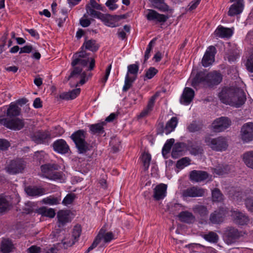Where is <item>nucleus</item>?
Here are the masks:
<instances>
[{
	"label": "nucleus",
	"instance_id": "774afa93",
	"mask_svg": "<svg viewBox=\"0 0 253 253\" xmlns=\"http://www.w3.org/2000/svg\"><path fill=\"white\" fill-rule=\"evenodd\" d=\"M41 248L36 246H32L27 249V253H40Z\"/></svg>",
	"mask_w": 253,
	"mask_h": 253
},
{
	"label": "nucleus",
	"instance_id": "c9c22d12",
	"mask_svg": "<svg viewBox=\"0 0 253 253\" xmlns=\"http://www.w3.org/2000/svg\"><path fill=\"white\" fill-rule=\"evenodd\" d=\"M185 144L182 142H178L175 143L173 148L171 152V156L172 158L176 159L180 155L181 152L184 150Z\"/></svg>",
	"mask_w": 253,
	"mask_h": 253
},
{
	"label": "nucleus",
	"instance_id": "338daca9",
	"mask_svg": "<svg viewBox=\"0 0 253 253\" xmlns=\"http://www.w3.org/2000/svg\"><path fill=\"white\" fill-rule=\"evenodd\" d=\"M9 143L4 139H0V150H5L9 146Z\"/></svg>",
	"mask_w": 253,
	"mask_h": 253
},
{
	"label": "nucleus",
	"instance_id": "393cba45",
	"mask_svg": "<svg viewBox=\"0 0 253 253\" xmlns=\"http://www.w3.org/2000/svg\"><path fill=\"white\" fill-rule=\"evenodd\" d=\"M244 8V0H238L237 2L232 4L228 11V15L234 16L241 13Z\"/></svg>",
	"mask_w": 253,
	"mask_h": 253
},
{
	"label": "nucleus",
	"instance_id": "0e129e2a",
	"mask_svg": "<svg viewBox=\"0 0 253 253\" xmlns=\"http://www.w3.org/2000/svg\"><path fill=\"white\" fill-rule=\"evenodd\" d=\"M246 67L249 71L253 73V53L248 59Z\"/></svg>",
	"mask_w": 253,
	"mask_h": 253
},
{
	"label": "nucleus",
	"instance_id": "aec40b11",
	"mask_svg": "<svg viewBox=\"0 0 253 253\" xmlns=\"http://www.w3.org/2000/svg\"><path fill=\"white\" fill-rule=\"evenodd\" d=\"M55 151L60 154H66L69 150V147L63 139H58L55 141L52 144Z\"/></svg>",
	"mask_w": 253,
	"mask_h": 253
},
{
	"label": "nucleus",
	"instance_id": "b1692460",
	"mask_svg": "<svg viewBox=\"0 0 253 253\" xmlns=\"http://www.w3.org/2000/svg\"><path fill=\"white\" fill-rule=\"evenodd\" d=\"M232 35V31L227 28L219 26L214 32V35L216 38H228Z\"/></svg>",
	"mask_w": 253,
	"mask_h": 253
},
{
	"label": "nucleus",
	"instance_id": "9b49d317",
	"mask_svg": "<svg viewBox=\"0 0 253 253\" xmlns=\"http://www.w3.org/2000/svg\"><path fill=\"white\" fill-rule=\"evenodd\" d=\"M231 124V121L227 117H222L216 119L212 124L214 131L221 132L228 128Z\"/></svg>",
	"mask_w": 253,
	"mask_h": 253
},
{
	"label": "nucleus",
	"instance_id": "72a5a7b5",
	"mask_svg": "<svg viewBox=\"0 0 253 253\" xmlns=\"http://www.w3.org/2000/svg\"><path fill=\"white\" fill-rule=\"evenodd\" d=\"M243 161L246 166L253 169V151H248L242 155Z\"/></svg>",
	"mask_w": 253,
	"mask_h": 253
},
{
	"label": "nucleus",
	"instance_id": "bf43d9fd",
	"mask_svg": "<svg viewBox=\"0 0 253 253\" xmlns=\"http://www.w3.org/2000/svg\"><path fill=\"white\" fill-rule=\"evenodd\" d=\"M158 72V70L154 67H150L145 74V77L148 79H152Z\"/></svg>",
	"mask_w": 253,
	"mask_h": 253
},
{
	"label": "nucleus",
	"instance_id": "5fc2aeb1",
	"mask_svg": "<svg viewBox=\"0 0 253 253\" xmlns=\"http://www.w3.org/2000/svg\"><path fill=\"white\" fill-rule=\"evenodd\" d=\"M156 39L155 38V39H153L149 43V44L148 45V47L145 51V55H144V62L145 63L147 60V59L149 58L150 57V52L152 50V49L153 47V46L154 45V44H155V42H156Z\"/></svg>",
	"mask_w": 253,
	"mask_h": 253
},
{
	"label": "nucleus",
	"instance_id": "7c9ffc66",
	"mask_svg": "<svg viewBox=\"0 0 253 253\" xmlns=\"http://www.w3.org/2000/svg\"><path fill=\"white\" fill-rule=\"evenodd\" d=\"M26 193L30 196H39L45 194L43 188L34 186H29L25 189Z\"/></svg>",
	"mask_w": 253,
	"mask_h": 253
},
{
	"label": "nucleus",
	"instance_id": "f3484780",
	"mask_svg": "<svg viewBox=\"0 0 253 253\" xmlns=\"http://www.w3.org/2000/svg\"><path fill=\"white\" fill-rule=\"evenodd\" d=\"M167 185L165 184H160L154 189L153 197L156 201L163 199L166 196Z\"/></svg>",
	"mask_w": 253,
	"mask_h": 253
},
{
	"label": "nucleus",
	"instance_id": "79ce46f5",
	"mask_svg": "<svg viewBox=\"0 0 253 253\" xmlns=\"http://www.w3.org/2000/svg\"><path fill=\"white\" fill-rule=\"evenodd\" d=\"M230 168L228 166L219 165L214 169V173L218 175H224L229 172Z\"/></svg>",
	"mask_w": 253,
	"mask_h": 253
},
{
	"label": "nucleus",
	"instance_id": "c03bdc74",
	"mask_svg": "<svg viewBox=\"0 0 253 253\" xmlns=\"http://www.w3.org/2000/svg\"><path fill=\"white\" fill-rule=\"evenodd\" d=\"M212 199L213 202H221L223 200V195L218 188H214L212 190Z\"/></svg>",
	"mask_w": 253,
	"mask_h": 253
},
{
	"label": "nucleus",
	"instance_id": "6ab92c4d",
	"mask_svg": "<svg viewBox=\"0 0 253 253\" xmlns=\"http://www.w3.org/2000/svg\"><path fill=\"white\" fill-rule=\"evenodd\" d=\"M31 138L37 144H41L46 139L50 138V133L48 131H38L34 133Z\"/></svg>",
	"mask_w": 253,
	"mask_h": 253
},
{
	"label": "nucleus",
	"instance_id": "a19ab883",
	"mask_svg": "<svg viewBox=\"0 0 253 253\" xmlns=\"http://www.w3.org/2000/svg\"><path fill=\"white\" fill-rule=\"evenodd\" d=\"M203 127V124L201 122L193 121L187 127L189 132H194L200 130Z\"/></svg>",
	"mask_w": 253,
	"mask_h": 253
},
{
	"label": "nucleus",
	"instance_id": "f704fd0d",
	"mask_svg": "<svg viewBox=\"0 0 253 253\" xmlns=\"http://www.w3.org/2000/svg\"><path fill=\"white\" fill-rule=\"evenodd\" d=\"M21 109L15 103H11L9 106L6 112L7 116L15 117L20 114Z\"/></svg>",
	"mask_w": 253,
	"mask_h": 253
},
{
	"label": "nucleus",
	"instance_id": "5701e85b",
	"mask_svg": "<svg viewBox=\"0 0 253 253\" xmlns=\"http://www.w3.org/2000/svg\"><path fill=\"white\" fill-rule=\"evenodd\" d=\"M194 96V90L190 87H185L182 94L180 102L184 104H189Z\"/></svg>",
	"mask_w": 253,
	"mask_h": 253
},
{
	"label": "nucleus",
	"instance_id": "f257e3e1",
	"mask_svg": "<svg viewBox=\"0 0 253 253\" xmlns=\"http://www.w3.org/2000/svg\"><path fill=\"white\" fill-rule=\"evenodd\" d=\"M89 55L85 50H81L74 54L71 62L73 69L68 77L67 81L73 78L77 74L81 73L83 71V67L87 66L88 62L89 65L88 70L91 71L94 69L95 62L94 58L89 57Z\"/></svg>",
	"mask_w": 253,
	"mask_h": 253
},
{
	"label": "nucleus",
	"instance_id": "f8f14e48",
	"mask_svg": "<svg viewBox=\"0 0 253 253\" xmlns=\"http://www.w3.org/2000/svg\"><path fill=\"white\" fill-rule=\"evenodd\" d=\"M227 212V208L220 207L211 214L210 221L212 224H219L223 221Z\"/></svg>",
	"mask_w": 253,
	"mask_h": 253
},
{
	"label": "nucleus",
	"instance_id": "c85d7f7f",
	"mask_svg": "<svg viewBox=\"0 0 253 253\" xmlns=\"http://www.w3.org/2000/svg\"><path fill=\"white\" fill-rule=\"evenodd\" d=\"M178 217L179 220L187 223H192L195 220V217L193 213L188 211H183L180 212Z\"/></svg>",
	"mask_w": 253,
	"mask_h": 253
},
{
	"label": "nucleus",
	"instance_id": "2eb2a0df",
	"mask_svg": "<svg viewBox=\"0 0 253 253\" xmlns=\"http://www.w3.org/2000/svg\"><path fill=\"white\" fill-rule=\"evenodd\" d=\"M216 48L213 46H210L206 51L202 60V63L204 67H208L214 61V54Z\"/></svg>",
	"mask_w": 253,
	"mask_h": 253
},
{
	"label": "nucleus",
	"instance_id": "a18cd8bd",
	"mask_svg": "<svg viewBox=\"0 0 253 253\" xmlns=\"http://www.w3.org/2000/svg\"><path fill=\"white\" fill-rule=\"evenodd\" d=\"M61 199L57 197H54L50 196L42 199V202L43 204L49 205H57L59 203Z\"/></svg>",
	"mask_w": 253,
	"mask_h": 253
},
{
	"label": "nucleus",
	"instance_id": "e433bc0d",
	"mask_svg": "<svg viewBox=\"0 0 253 253\" xmlns=\"http://www.w3.org/2000/svg\"><path fill=\"white\" fill-rule=\"evenodd\" d=\"M97 235H100V241H101L102 239H103L105 243H109L114 238V235L112 232H106L105 230L102 228L100 230Z\"/></svg>",
	"mask_w": 253,
	"mask_h": 253
},
{
	"label": "nucleus",
	"instance_id": "6e6552de",
	"mask_svg": "<svg viewBox=\"0 0 253 253\" xmlns=\"http://www.w3.org/2000/svg\"><path fill=\"white\" fill-rule=\"evenodd\" d=\"M229 105L239 107L244 104L246 97L244 92L239 88H233V94L232 95Z\"/></svg>",
	"mask_w": 253,
	"mask_h": 253
},
{
	"label": "nucleus",
	"instance_id": "de8ad7c7",
	"mask_svg": "<svg viewBox=\"0 0 253 253\" xmlns=\"http://www.w3.org/2000/svg\"><path fill=\"white\" fill-rule=\"evenodd\" d=\"M40 213L43 216L53 218L55 215V211L54 209L43 207L40 209Z\"/></svg>",
	"mask_w": 253,
	"mask_h": 253
},
{
	"label": "nucleus",
	"instance_id": "cd10ccee",
	"mask_svg": "<svg viewBox=\"0 0 253 253\" xmlns=\"http://www.w3.org/2000/svg\"><path fill=\"white\" fill-rule=\"evenodd\" d=\"M99 48V45L96 43L95 40H85L82 46L81 50L85 49L89 50L92 52H96Z\"/></svg>",
	"mask_w": 253,
	"mask_h": 253
},
{
	"label": "nucleus",
	"instance_id": "ddd939ff",
	"mask_svg": "<svg viewBox=\"0 0 253 253\" xmlns=\"http://www.w3.org/2000/svg\"><path fill=\"white\" fill-rule=\"evenodd\" d=\"M205 193L204 189L197 186H192L182 190L181 196L183 198L202 197Z\"/></svg>",
	"mask_w": 253,
	"mask_h": 253
},
{
	"label": "nucleus",
	"instance_id": "603ef678",
	"mask_svg": "<svg viewBox=\"0 0 253 253\" xmlns=\"http://www.w3.org/2000/svg\"><path fill=\"white\" fill-rule=\"evenodd\" d=\"M188 150L191 154L195 156L201 155L203 153V149L200 146L192 145Z\"/></svg>",
	"mask_w": 253,
	"mask_h": 253
},
{
	"label": "nucleus",
	"instance_id": "2f4dec72",
	"mask_svg": "<svg viewBox=\"0 0 253 253\" xmlns=\"http://www.w3.org/2000/svg\"><path fill=\"white\" fill-rule=\"evenodd\" d=\"M106 125L105 122L91 125L89 126V130L92 134H101L104 132L103 126Z\"/></svg>",
	"mask_w": 253,
	"mask_h": 253
},
{
	"label": "nucleus",
	"instance_id": "ea45409f",
	"mask_svg": "<svg viewBox=\"0 0 253 253\" xmlns=\"http://www.w3.org/2000/svg\"><path fill=\"white\" fill-rule=\"evenodd\" d=\"M192 210L195 213L198 214L201 216H205L208 213V211L207 207L204 205H195L192 208Z\"/></svg>",
	"mask_w": 253,
	"mask_h": 253
},
{
	"label": "nucleus",
	"instance_id": "58836bf2",
	"mask_svg": "<svg viewBox=\"0 0 253 253\" xmlns=\"http://www.w3.org/2000/svg\"><path fill=\"white\" fill-rule=\"evenodd\" d=\"M177 119L173 117L169 122H167L165 126L166 134H169L174 130L177 124Z\"/></svg>",
	"mask_w": 253,
	"mask_h": 253
},
{
	"label": "nucleus",
	"instance_id": "052dcab7",
	"mask_svg": "<svg viewBox=\"0 0 253 253\" xmlns=\"http://www.w3.org/2000/svg\"><path fill=\"white\" fill-rule=\"evenodd\" d=\"M81 227L79 225H76L73 230L72 235L75 240H77L81 234Z\"/></svg>",
	"mask_w": 253,
	"mask_h": 253
},
{
	"label": "nucleus",
	"instance_id": "37998d69",
	"mask_svg": "<svg viewBox=\"0 0 253 253\" xmlns=\"http://www.w3.org/2000/svg\"><path fill=\"white\" fill-rule=\"evenodd\" d=\"M85 9L87 14L90 16L94 18H98L100 20L101 19V17H102L103 13L95 10L94 8H92L89 4L86 5Z\"/></svg>",
	"mask_w": 253,
	"mask_h": 253
},
{
	"label": "nucleus",
	"instance_id": "49530a36",
	"mask_svg": "<svg viewBox=\"0 0 253 253\" xmlns=\"http://www.w3.org/2000/svg\"><path fill=\"white\" fill-rule=\"evenodd\" d=\"M136 78H131L126 74L125 78V84L123 88V91H127L131 86L132 83L134 81Z\"/></svg>",
	"mask_w": 253,
	"mask_h": 253
},
{
	"label": "nucleus",
	"instance_id": "c756f323",
	"mask_svg": "<svg viewBox=\"0 0 253 253\" xmlns=\"http://www.w3.org/2000/svg\"><path fill=\"white\" fill-rule=\"evenodd\" d=\"M153 6L162 12L169 10V6L165 3V0H149Z\"/></svg>",
	"mask_w": 253,
	"mask_h": 253
},
{
	"label": "nucleus",
	"instance_id": "7ed1b4c3",
	"mask_svg": "<svg viewBox=\"0 0 253 253\" xmlns=\"http://www.w3.org/2000/svg\"><path fill=\"white\" fill-rule=\"evenodd\" d=\"M247 235L245 231L240 230L235 227L228 226L224 230L223 238L228 245L237 242L241 237Z\"/></svg>",
	"mask_w": 253,
	"mask_h": 253
},
{
	"label": "nucleus",
	"instance_id": "dca6fc26",
	"mask_svg": "<svg viewBox=\"0 0 253 253\" xmlns=\"http://www.w3.org/2000/svg\"><path fill=\"white\" fill-rule=\"evenodd\" d=\"M147 19L149 21H155L158 22H165L169 16L166 15L160 14L155 10L149 9L148 13L146 15Z\"/></svg>",
	"mask_w": 253,
	"mask_h": 253
},
{
	"label": "nucleus",
	"instance_id": "3c124183",
	"mask_svg": "<svg viewBox=\"0 0 253 253\" xmlns=\"http://www.w3.org/2000/svg\"><path fill=\"white\" fill-rule=\"evenodd\" d=\"M190 159L188 157L183 158L177 162L176 167L182 169L190 164Z\"/></svg>",
	"mask_w": 253,
	"mask_h": 253
},
{
	"label": "nucleus",
	"instance_id": "13d9d810",
	"mask_svg": "<svg viewBox=\"0 0 253 253\" xmlns=\"http://www.w3.org/2000/svg\"><path fill=\"white\" fill-rule=\"evenodd\" d=\"M153 106L154 105L152 104V101H151V103L148 102L147 107L140 114L139 116V117L142 118L147 115L148 113L152 111Z\"/></svg>",
	"mask_w": 253,
	"mask_h": 253
},
{
	"label": "nucleus",
	"instance_id": "680f3d73",
	"mask_svg": "<svg viewBox=\"0 0 253 253\" xmlns=\"http://www.w3.org/2000/svg\"><path fill=\"white\" fill-rule=\"evenodd\" d=\"M80 76L81 79L80 80V81L79 82V83H78L76 85V86H77L79 84H84L86 81V73L85 72H83L82 71V72L81 73H79V74H77V75L75 77H74L73 78H77L78 76Z\"/></svg>",
	"mask_w": 253,
	"mask_h": 253
},
{
	"label": "nucleus",
	"instance_id": "864d4df0",
	"mask_svg": "<svg viewBox=\"0 0 253 253\" xmlns=\"http://www.w3.org/2000/svg\"><path fill=\"white\" fill-rule=\"evenodd\" d=\"M139 70V64L136 62L135 64H130L127 66V73L136 76Z\"/></svg>",
	"mask_w": 253,
	"mask_h": 253
},
{
	"label": "nucleus",
	"instance_id": "4d7b16f0",
	"mask_svg": "<svg viewBox=\"0 0 253 253\" xmlns=\"http://www.w3.org/2000/svg\"><path fill=\"white\" fill-rule=\"evenodd\" d=\"M75 197L76 196L74 194H68L64 198L62 203L65 206H67L69 204H71L75 200Z\"/></svg>",
	"mask_w": 253,
	"mask_h": 253
},
{
	"label": "nucleus",
	"instance_id": "9d476101",
	"mask_svg": "<svg viewBox=\"0 0 253 253\" xmlns=\"http://www.w3.org/2000/svg\"><path fill=\"white\" fill-rule=\"evenodd\" d=\"M231 216L233 222L238 225H245L250 222L248 215L239 210H232Z\"/></svg>",
	"mask_w": 253,
	"mask_h": 253
},
{
	"label": "nucleus",
	"instance_id": "6e6d98bb",
	"mask_svg": "<svg viewBox=\"0 0 253 253\" xmlns=\"http://www.w3.org/2000/svg\"><path fill=\"white\" fill-rule=\"evenodd\" d=\"M9 207L7 200L3 197H0V213L5 211Z\"/></svg>",
	"mask_w": 253,
	"mask_h": 253
},
{
	"label": "nucleus",
	"instance_id": "0eeeda50",
	"mask_svg": "<svg viewBox=\"0 0 253 253\" xmlns=\"http://www.w3.org/2000/svg\"><path fill=\"white\" fill-rule=\"evenodd\" d=\"M25 162L20 159L10 161L7 163L5 169L10 174H16L21 173L25 168Z\"/></svg>",
	"mask_w": 253,
	"mask_h": 253
},
{
	"label": "nucleus",
	"instance_id": "f03ea898",
	"mask_svg": "<svg viewBox=\"0 0 253 253\" xmlns=\"http://www.w3.org/2000/svg\"><path fill=\"white\" fill-rule=\"evenodd\" d=\"M221 74L216 71H213L209 73L204 72L198 73L193 79L192 85L195 87L199 83L206 82L209 86L217 85L222 81Z\"/></svg>",
	"mask_w": 253,
	"mask_h": 253
},
{
	"label": "nucleus",
	"instance_id": "a878e982",
	"mask_svg": "<svg viewBox=\"0 0 253 253\" xmlns=\"http://www.w3.org/2000/svg\"><path fill=\"white\" fill-rule=\"evenodd\" d=\"M57 217L59 227L64 226L67 223L71 221L69 212L66 211L61 210L57 212Z\"/></svg>",
	"mask_w": 253,
	"mask_h": 253
},
{
	"label": "nucleus",
	"instance_id": "a211bd4d",
	"mask_svg": "<svg viewBox=\"0 0 253 253\" xmlns=\"http://www.w3.org/2000/svg\"><path fill=\"white\" fill-rule=\"evenodd\" d=\"M208 173L205 171L193 170L190 172L189 179L192 181L201 182L208 178Z\"/></svg>",
	"mask_w": 253,
	"mask_h": 253
},
{
	"label": "nucleus",
	"instance_id": "4468645a",
	"mask_svg": "<svg viewBox=\"0 0 253 253\" xmlns=\"http://www.w3.org/2000/svg\"><path fill=\"white\" fill-rule=\"evenodd\" d=\"M241 138L245 142H249L253 139V123L245 124L241 128Z\"/></svg>",
	"mask_w": 253,
	"mask_h": 253
},
{
	"label": "nucleus",
	"instance_id": "412c9836",
	"mask_svg": "<svg viewBox=\"0 0 253 253\" xmlns=\"http://www.w3.org/2000/svg\"><path fill=\"white\" fill-rule=\"evenodd\" d=\"M120 20V17L115 15H111L110 14H103L101 17L102 20L106 26L115 27L118 26L117 22Z\"/></svg>",
	"mask_w": 253,
	"mask_h": 253
},
{
	"label": "nucleus",
	"instance_id": "4c0bfd02",
	"mask_svg": "<svg viewBox=\"0 0 253 253\" xmlns=\"http://www.w3.org/2000/svg\"><path fill=\"white\" fill-rule=\"evenodd\" d=\"M202 237L206 241L211 243L216 244L219 240L218 235L213 231L209 232L207 234H204Z\"/></svg>",
	"mask_w": 253,
	"mask_h": 253
},
{
	"label": "nucleus",
	"instance_id": "bb28decb",
	"mask_svg": "<svg viewBox=\"0 0 253 253\" xmlns=\"http://www.w3.org/2000/svg\"><path fill=\"white\" fill-rule=\"evenodd\" d=\"M13 249V244L9 239L3 238L0 243V251L2 253H9Z\"/></svg>",
	"mask_w": 253,
	"mask_h": 253
},
{
	"label": "nucleus",
	"instance_id": "20e7f679",
	"mask_svg": "<svg viewBox=\"0 0 253 253\" xmlns=\"http://www.w3.org/2000/svg\"><path fill=\"white\" fill-rule=\"evenodd\" d=\"M205 142L212 150L216 151H225L228 146L226 139L222 136L216 138L207 136L205 138Z\"/></svg>",
	"mask_w": 253,
	"mask_h": 253
},
{
	"label": "nucleus",
	"instance_id": "e2e57ef3",
	"mask_svg": "<svg viewBox=\"0 0 253 253\" xmlns=\"http://www.w3.org/2000/svg\"><path fill=\"white\" fill-rule=\"evenodd\" d=\"M245 205L248 211L253 212V198H248L245 201Z\"/></svg>",
	"mask_w": 253,
	"mask_h": 253
},
{
	"label": "nucleus",
	"instance_id": "4be33fe9",
	"mask_svg": "<svg viewBox=\"0 0 253 253\" xmlns=\"http://www.w3.org/2000/svg\"><path fill=\"white\" fill-rule=\"evenodd\" d=\"M232 94H233V88H225L219 93L218 97L222 103L229 105Z\"/></svg>",
	"mask_w": 253,
	"mask_h": 253
},
{
	"label": "nucleus",
	"instance_id": "8fccbe9b",
	"mask_svg": "<svg viewBox=\"0 0 253 253\" xmlns=\"http://www.w3.org/2000/svg\"><path fill=\"white\" fill-rule=\"evenodd\" d=\"M174 142V139L171 138L167 140L166 143L165 144L162 149V154L164 157H165V156L169 153Z\"/></svg>",
	"mask_w": 253,
	"mask_h": 253
},
{
	"label": "nucleus",
	"instance_id": "39448f33",
	"mask_svg": "<svg viewBox=\"0 0 253 253\" xmlns=\"http://www.w3.org/2000/svg\"><path fill=\"white\" fill-rule=\"evenodd\" d=\"M85 135L86 132L84 130L80 129L71 136L80 153H85L88 150V144L85 141Z\"/></svg>",
	"mask_w": 253,
	"mask_h": 253
},
{
	"label": "nucleus",
	"instance_id": "09e8293b",
	"mask_svg": "<svg viewBox=\"0 0 253 253\" xmlns=\"http://www.w3.org/2000/svg\"><path fill=\"white\" fill-rule=\"evenodd\" d=\"M151 159V157L150 154L144 153L142 155L141 160L143 164L144 169L145 170L148 169Z\"/></svg>",
	"mask_w": 253,
	"mask_h": 253
},
{
	"label": "nucleus",
	"instance_id": "1a4fd4ad",
	"mask_svg": "<svg viewBox=\"0 0 253 253\" xmlns=\"http://www.w3.org/2000/svg\"><path fill=\"white\" fill-rule=\"evenodd\" d=\"M2 124L5 127L14 130H19L23 128L25 126L23 120L19 118L12 119H3L0 120Z\"/></svg>",
	"mask_w": 253,
	"mask_h": 253
},
{
	"label": "nucleus",
	"instance_id": "69168bd1",
	"mask_svg": "<svg viewBox=\"0 0 253 253\" xmlns=\"http://www.w3.org/2000/svg\"><path fill=\"white\" fill-rule=\"evenodd\" d=\"M67 18V12L66 11H63L62 16L57 19V21H58V26L59 27H61L62 26L63 23L65 21Z\"/></svg>",
	"mask_w": 253,
	"mask_h": 253
},
{
	"label": "nucleus",
	"instance_id": "423d86ee",
	"mask_svg": "<svg viewBox=\"0 0 253 253\" xmlns=\"http://www.w3.org/2000/svg\"><path fill=\"white\" fill-rule=\"evenodd\" d=\"M58 166L56 165L45 164L41 167L43 176L51 180L60 179L62 177V173L57 171Z\"/></svg>",
	"mask_w": 253,
	"mask_h": 253
},
{
	"label": "nucleus",
	"instance_id": "473e14b6",
	"mask_svg": "<svg viewBox=\"0 0 253 253\" xmlns=\"http://www.w3.org/2000/svg\"><path fill=\"white\" fill-rule=\"evenodd\" d=\"M81 92V89L77 88L69 92H63L60 94L59 97L61 99L65 100L73 99L75 98Z\"/></svg>",
	"mask_w": 253,
	"mask_h": 253
}]
</instances>
